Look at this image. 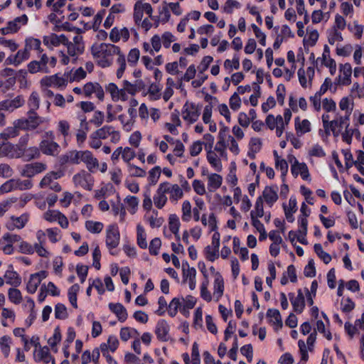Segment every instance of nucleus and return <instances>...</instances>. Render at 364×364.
Wrapping results in <instances>:
<instances>
[{"instance_id": "1", "label": "nucleus", "mask_w": 364, "mask_h": 364, "mask_svg": "<svg viewBox=\"0 0 364 364\" xmlns=\"http://www.w3.org/2000/svg\"><path fill=\"white\" fill-rule=\"evenodd\" d=\"M58 162L61 166H65V164H79L83 162L90 171H93L94 169L99 166L98 160L88 150L68 151L58 158Z\"/></svg>"}, {"instance_id": "2", "label": "nucleus", "mask_w": 364, "mask_h": 364, "mask_svg": "<svg viewBox=\"0 0 364 364\" xmlns=\"http://www.w3.org/2000/svg\"><path fill=\"white\" fill-rule=\"evenodd\" d=\"M121 48L111 43H96L91 48L92 55L97 64L102 68L110 67L114 62V56L119 54Z\"/></svg>"}, {"instance_id": "3", "label": "nucleus", "mask_w": 364, "mask_h": 364, "mask_svg": "<svg viewBox=\"0 0 364 364\" xmlns=\"http://www.w3.org/2000/svg\"><path fill=\"white\" fill-rule=\"evenodd\" d=\"M28 117L16 120V124L22 130H33L40 124L48 123L49 119L40 117L36 112L28 111Z\"/></svg>"}, {"instance_id": "4", "label": "nucleus", "mask_w": 364, "mask_h": 364, "mask_svg": "<svg viewBox=\"0 0 364 364\" xmlns=\"http://www.w3.org/2000/svg\"><path fill=\"white\" fill-rule=\"evenodd\" d=\"M315 66L317 70L322 67L328 68L331 75H333L336 72V63L331 56V50L328 45H324L321 56L315 60Z\"/></svg>"}, {"instance_id": "5", "label": "nucleus", "mask_w": 364, "mask_h": 364, "mask_svg": "<svg viewBox=\"0 0 364 364\" xmlns=\"http://www.w3.org/2000/svg\"><path fill=\"white\" fill-rule=\"evenodd\" d=\"M200 107L193 102H186L181 109V117L190 125L196 123L200 115Z\"/></svg>"}, {"instance_id": "6", "label": "nucleus", "mask_w": 364, "mask_h": 364, "mask_svg": "<svg viewBox=\"0 0 364 364\" xmlns=\"http://www.w3.org/2000/svg\"><path fill=\"white\" fill-rule=\"evenodd\" d=\"M287 160L291 165V172L294 177L300 176L303 181L310 180V174L307 165L299 160L292 154L287 156Z\"/></svg>"}, {"instance_id": "7", "label": "nucleus", "mask_w": 364, "mask_h": 364, "mask_svg": "<svg viewBox=\"0 0 364 364\" xmlns=\"http://www.w3.org/2000/svg\"><path fill=\"white\" fill-rule=\"evenodd\" d=\"M223 151L222 153L216 150V145L214 149L207 150V160L210 165L216 171H220L223 168L222 161H228V153L225 151V146H223Z\"/></svg>"}, {"instance_id": "8", "label": "nucleus", "mask_w": 364, "mask_h": 364, "mask_svg": "<svg viewBox=\"0 0 364 364\" xmlns=\"http://www.w3.org/2000/svg\"><path fill=\"white\" fill-rule=\"evenodd\" d=\"M21 149L18 146L11 143L0 135V158L19 159L21 158Z\"/></svg>"}, {"instance_id": "9", "label": "nucleus", "mask_w": 364, "mask_h": 364, "mask_svg": "<svg viewBox=\"0 0 364 364\" xmlns=\"http://www.w3.org/2000/svg\"><path fill=\"white\" fill-rule=\"evenodd\" d=\"M69 82L65 72L63 75L55 74L49 76H45L41 80L42 87H54L59 90H64Z\"/></svg>"}, {"instance_id": "10", "label": "nucleus", "mask_w": 364, "mask_h": 364, "mask_svg": "<svg viewBox=\"0 0 364 364\" xmlns=\"http://www.w3.org/2000/svg\"><path fill=\"white\" fill-rule=\"evenodd\" d=\"M95 132V135L102 140L109 138L110 141L113 144L119 143L121 139L120 132L111 125H104Z\"/></svg>"}, {"instance_id": "11", "label": "nucleus", "mask_w": 364, "mask_h": 364, "mask_svg": "<svg viewBox=\"0 0 364 364\" xmlns=\"http://www.w3.org/2000/svg\"><path fill=\"white\" fill-rule=\"evenodd\" d=\"M28 21V16L23 14L9 21L6 23V26L1 28V33L3 35H9L17 33L22 26L27 24Z\"/></svg>"}, {"instance_id": "12", "label": "nucleus", "mask_w": 364, "mask_h": 364, "mask_svg": "<svg viewBox=\"0 0 364 364\" xmlns=\"http://www.w3.org/2000/svg\"><path fill=\"white\" fill-rule=\"evenodd\" d=\"M349 121L350 118L348 117V116L341 115L337 113L335 118L331 121L328 127V136L331 135V132L334 136H338L341 134L343 128L350 124Z\"/></svg>"}, {"instance_id": "13", "label": "nucleus", "mask_w": 364, "mask_h": 364, "mask_svg": "<svg viewBox=\"0 0 364 364\" xmlns=\"http://www.w3.org/2000/svg\"><path fill=\"white\" fill-rule=\"evenodd\" d=\"M340 74L336 78L334 85L347 86L351 83L352 66L350 63H346L340 65ZM335 87L334 90H336Z\"/></svg>"}, {"instance_id": "14", "label": "nucleus", "mask_w": 364, "mask_h": 364, "mask_svg": "<svg viewBox=\"0 0 364 364\" xmlns=\"http://www.w3.org/2000/svg\"><path fill=\"white\" fill-rule=\"evenodd\" d=\"M144 13L147 14L151 19H154L152 16L153 9L150 4L137 1L134 6V19L136 24H139L143 18Z\"/></svg>"}, {"instance_id": "15", "label": "nucleus", "mask_w": 364, "mask_h": 364, "mask_svg": "<svg viewBox=\"0 0 364 364\" xmlns=\"http://www.w3.org/2000/svg\"><path fill=\"white\" fill-rule=\"evenodd\" d=\"M46 169V165L43 163L36 162L26 164L21 170L20 173L26 178H32Z\"/></svg>"}, {"instance_id": "16", "label": "nucleus", "mask_w": 364, "mask_h": 364, "mask_svg": "<svg viewBox=\"0 0 364 364\" xmlns=\"http://www.w3.org/2000/svg\"><path fill=\"white\" fill-rule=\"evenodd\" d=\"M105 90L110 95L113 102H126L129 100L127 95H125L123 87L119 88L115 83L110 82L105 86Z\"/></svg>"}, {"instance_id": "17", "label": "nucleus", "mask_w": 364, "mask_h": 364, "mask_svg": "<svg viewBox=\"0 0 364 364\" xmlns=\"http://www.w3.org/2000/svg\"><path fill=\"white\" fill-rule=\"evenodd\" d=\"M119 232L115 225H109L107 230L106 245L109 249L116 248L119 243Z\"/></svg>"}, {"instance_id": "18", "label": "nucleus", "mask_w": 364, "mask_h": 364, "mask_svg": "<svg viewBox=\"0 0 364 364\" xmlns=\"http://www.w3.org/2000/svg\"><path fill=\"white\" fill-rule=\"evenodd\" d=\"M25 103V100L21 95H18L14 99L3 100L0 102V110L13 112L21 107Z\"/></svg>"}, {"instance_id": "19", "label": "nucleus", "mask_w": 364, "mask_h": 364, "mask_svg": "<svg viewBox=\"0 0 364 364\" xmlns=\"http://www.w3.org/2000/svg\"><path fill=\"white\" fill-rule=\"evenodd\" d=\"M315 70L314 67H309L306 70L301 68L298 70V77L300 85L304 87H309L311 85L314 77Z\"/></svg>"}, {"instance_id": "20", "label": "nucleus", "mask_w": 364, "mask_h": 364, "mask_svg": "<svg viewBox=\"0 0 364 364\" xmlns=\"http://www.w3.org/2000/svg\"><path fill=\"white\" fill-rule=\"evenodd\" d=\"M143 50L148 53L151 55H154L155 53L160 51L161 48V37L156 34L154 35L149 42H144L142 43Z\"/></svg>"}, {"instance_id": "21", "label": "nucleus", "mask_w": 364, "mask_h": 364, "mask_svg": "<svg viewBox=\"0 0 364 364\" xmlns=\"http://www.w3.org/2000/svg\"><path fill=\"white\" fill-rule=\"evenodd\" d=\"M83 93L86 97H90L92 94H95L100 101H102L105 97L104 90L97 82L86 83L83 87Z\"/></svg>"}, {"instance_id": "22", "label": "nucleus", "mask_w": 364, "mask_h": 364, "mask_svg": "<svg viewBox=\"0 0 364 364\" xmlns=\"http://www.w3.org/2000/svg\"><path fill=\"white\" fill-rule=\"evenodd\" d=\"M43 42L48 48L53 49L54 47L63 45L65 42H67V37L64 34L50 33L43 36Z\"/></svg>"}, {"instance_id": "23", "label": "nucleus", "mask_w": 364, "mask_h": 364, "mask_svg": "<svg viewBox=\"0 0 364 364\" xmlns=\"http://www.w3.org/2000/svg\"><path fill=\"white\" fill-rule=\"evenodd\" d=\"M183 277L186 280L188 279L189 288L193 290L196 286V270L194 267H190L188 262L182 263Z\"/></svg>"}, {"instance_id": "24", "label": "nucleus", "mask_w": 364, "mask_h": 364, "mask_svg": "<svg viewBox=\"0 0 364 364\" xmlns=\"http://www.w3.org/2000/svg\"><path fill=\"white\" fill-rule=\"evenodd\" d=\"M40 149L46 155L57 156L60 152V146L53 140L45 139L40 143Z\"/></svg>"}, {"instance_id": "25", "label": "nucleus", "mask_w": 364, "mask_h": 364, "mask_svg": "<svg viewBox=\"0 0 364 364\" xmlns=\"http://www.w3.org/2000/svg\"><path fill=\"white\" fill-rule=\"evenodd\" d=\"M30 58V53L26 48L17 51L15 55H11L6 59L7 65L18 66Z\"/></svg>"}, {"instance_id": "26", "label": "nucleus", "mask_w": 364, "mask_h": 364, "mask_svg": "<svg viewBox=\"0 0 364 364\" xmlns=\"http://www.w3.org/2000/svg\"><path fill=\"white\" fill-rule=\"evenodd\" d=\"M36 238H37L38 242H36L34 244V248H35L36 252L40 257H48L50 253L44 247V243L46 242L45 232L41 230H38L36 232Z\"/></svg>"}, {"instance_id": "27", "label": "nucleus", "mask_w": 364, "mask_h": 364, "mask_svg": "<svg viewBox=\"0 0 364 364\" xmlns=\"http://www.w3.org/2000/svg\"><path fill=\"white\" fill-rule=\"evenodd\" d=\"M166 184L167 183H161L156 193L154 196V205L158 208H163L167 201L166 193L169 191V187H167Z\"/></svg>"}, {"instance_id": "28", "label": "nucleus", "mask_w": 364, "mask_h": 364, "mask_svg": "<svg viewBox=\"0 0 364 364\" xmlns=\"http://www.w3.org/2000/svg\"><path fill=\"white\" fill-rule=\"evenodd\" d=\"M169 326L168 323L164 320H159L156 326L155 333L157 338L161 341H167L169 339Z\"/></svg>"}, {"instance_id": "29", "label": "nucleus", "mask_w": 364, "mask_h": 364, "mask_svg": "<svg viewBox=\"0 0 364 364\" xmlns=\"http://www.w3.org/2000/svg\"><path fill=\"white\" fill-rule=\"evenodd\" d=\"M129 38V32L127 28H113L109 33V40L113 43H117L119 41L126 42Z\"/></svg>"}, {"instance_id": "30", "label": "nucleus", "mask_w": 364, "mask_h": 364, "mask_svg": "<svg viewBox=\"0 0 364 364\" xmlns=\"http://www.w3.org/2000/svg\"><path fill=\"white\" fill-rule=\"evenodd\" d=\"M65 172L66 170L65 167L59 164L53 171L47 173L41 182H52L53 181L60 180L65 176Z\"/></svg>"}, {"instance_id": "31", "label": "nucleus", "mask_w": 364, "mask_h": 364, "mask_svg": "<svg viewBox=\"0 0 364 364\" xmlns=\"http://www.w3.org/2000/svg\"><path fill=\"white\" fill-rule=\"evenodd\" d=\"M295 131L299 136L304 135L311 131V124L306 119H301L299 117L294 119Z\"/></svg>"}, {"instance_id": "32", "label": "nucleus", "mask_w": 364, "mask_h": 364, "mask_svg": "<svg viewBox=\"0 0 364 364\" xmlns=\"http://www.w3.org/2000/svg\"><path fill=\"white\" fill-rule=\"evenodd\" d=\"M278 188L277 186H266L262 193L265 202L272 206L278 200Z\"/></svg>"}, {"instance_id": "33", "label": "nucleus", "mask_w": 364, "mask_h": 364, "mask_svg": "<svg viewBox=\"0 0 364 364\" xmlns=\"http://www.w3.org/2000/svg\"><path fill=\"white\" fill-rule=\"evenodd\" d=\"M4 278L6 283L14 287H18L21 283V279L18 274L13 270V266L10 265L9 269L5 272Z\"/></svg>"}, {"instance_id": "34", "label": "nucleus", "mask_w": 364, "mask_h": 364, "mask_svg": "<svg viewBox=\"0 0 364 364\" xmlns=\"http://www.w3.org/2000/svg\"><path fill=\"white\" fill-rule=\"evenodd\" d=\"M339 109L344 112V115L350 118L354 107L353 100L349 97H342L338 102Z\"/></svg>"}, {"instance_id": "35", "label": "nucleus", "mask_w": 364, "mask_h": 364, "mask_svg": "<svg viewBox=\"0 0 364 364\" xmlns=\"http://www.w3.org/2000/svg\"><path fill=\"white\" fill-rule=\"evenodd\" d=\"M326 38L330 45L338 44L343 41L341 31L330 27L326 31Z\"/></svg>"}, {"instance_id": "36", "label": "nucleus", "mask_w": 364, "mask_h": 364, "mask_svg": "<svg viewBox=\"0 0 364 364\" xmlns=\"http://www.w3.org/2000/svg\"><path fill=\"white\" fill-rule=\"evenodd\" d=\"M109 309L117 316L120 322H124L127 318V310L120 303H110L109 304Z\"/></svg>"}, {"instance_id": "37", "label": "nucleus", "mask_w": 364, "mask_h": 364, "mask_svg": "<svg viewBox=\"0 0 364 364\" xmlns=\"http://www.w3.org/2000/svg\"><path fill=\"white\" fill-rule=\"evenodd\" d=\"M318 37L319 34L316 29L308 28L306 30V36L304 38V46L309 47L314 46L318 41Z\"/></svg>"}, {"instance_id": "38", "label": "nucleus", "mask_w": 364, "mask_h": 364, "mask_svg": "<svg viewBox=\"0 0 364 364\" xmlns=\"http://www.w3.org/2000/svg\"><path fill=\"white\" fill-rule=\"evenodd\" d=\"M273 155L275 162V168L277 170L281 171L282 176H284L288 172V163L281 157L277 151H273Z\"/></svg>"}, {"instance_id": "39", "label": "nucleus", "mask_w": 364, "mask_h": 364, "mask_svg": "<svg viewBox=\"0 0 364 364\" xmlns=\"http://www.w3.org/2000/svg\"><path fill=\"white\" fill-rule=\"evenodd\" d=\"M181 126V121L177 114L171 115V122H166L164 127L173 135H178V127Z\"/></svg>"}, {"instance_id": "40", "label": "nucleus", "mask_w": 364, "mask_h": 364, "mask_svg": "<svg viewBox=\"0 0 364 364\" xmlns=\"http://www.w3.org/2000/svg\"><path fill=\"white\" fill-rule=\"evenodd\" d=\"M122 106L120 105H112L111 104H108L106 107V122L110 123L114 121L117 119V114L122 112Z\"/></svg>"}, {"instance_id": "41", "label": "nucleus", "mask_w": 364, "mask_h": 364, "mask_svg": "<svg viewBox=\"0 0 364 364\" xmlns=\"http://www.w3.org/2000/svg\"><path fill=\"white\" fill-rule=\"evenodd\" d=\"M32 183H2L0 187V194L9 193L12 190L19 189H28L31 188Z\"/></svg>"}, {"instance_id": "42", "label": "nucleus", "mask_w": 364, "mask_h": 364, "mask_svg": "<svg viewBox=\"0 0 364 364\" xmlns=\"http://www.w3.org/2000/svg\"><path fill=\"white\" fill-rule=\"evenodd\" d=\"M63 46H66L67 53L73 58V60H77V57L80 55H81L84 51L83 48H81L80 47H78L75 44H71V41H69L68 38L67 42H65L63 43Z\"/></svg>"}, {"instance_id": "43", "label": "nucleus", "mask_w": 364, "mask_h": 364, "mask_svg": "<svg viewBox=\"0 0 364 364\" xmlns=\"http://www.w3.org/2000/svg\"><path fill=\"white\" fill-rule=\"evenodd\" d=\"M262 146V141L260 138H251L249 142L248 156L250 157H255V154L261 150Z\"/></svg>"}, {"instance_id": "44", "label": "nucleus", "mask_w": 364, "mask_h": 364, "mask_svg": "<svg viewBox=\"0 0 364 364\" xmlns=\"http://www.w3.org/2000/svg\"><path fill=\"white\" fill-rule=\"evenodd\" d=\"M329 18V12H323L321 9L314 10L311 14V21L314 24L326 23Z\"/></svg>"}, {"instance_id": "45", "label": "nucleus", "mask_w": 364, "mask_h": 364, "mask_svg": "<svg viewBox=\"0 0 364 364\" xmlns=\"http://www.w3.org/2000/svg\"><path fill=\"white\" fill-rule=\"evenodd\" d=\"M117 64L118 65V68L116 72V75L118 79H120L126 68H127V62L125 55L122 53V50L119 51V54L117 55Z\"/></svg>"}, {"instance_id": "46", "label": "nucleus", "mask_w": 364, "mask_h": 364, "mask_svg": "<svg viewBox=\"0 0 364 364\" xmlns=\"http://www.w3.org/2000/svg\"><path fill=\"white\" fill-rule=\"evenodd\" d=\"M224 291V281L222 275L220 273L215 274V278L214 280V295L217 299H220Z\"/></svg>"}, {"instance_id": "47", "label": "nucleus", "mask_w": 364, "mask_h": 364, "mask_svg": "<svg viewBox=\"0 0 364 364\" xmlns=\"http://www.w3.org/2000/svg\"><path fill=\"white\" fill-rule=\"evenodd\" d=\"M289 297L295 312L301 314L305 307V299H299L294 296V293H289Z\"/></svg>"}, {"instance_id": "48", "label": "nucleus", "mask_w": 364, "mask_h": 364, "mask_svg": "<svg viewBox=\"0 0 364 364\" xmlns=\"http://www.w3.org/2000/svg\"><path fill=\"white\" fill-rule=\"evenodd\" d=\"M24 48L29 53L32 50H37L39 53L42 51L41 41L33 37L26 38Z\"/></svg>"}, {"instance_id": "49", "label": "nucleus", "mask_w": 364, "mask_h": 364, "mask_svg": "<svg viewBox=\"0 0 364 364\" xmlns=\"http://www.w3.org/2000/svg\"><path fill=\"white\" fill-rule=\"evenodd\" d=\"M201 223L204 226L208 225L210 231L218 230V221L214 213H211L207 219L206 215L203 214L201 217Z\"/></svg>"}, {"instance_id": "50", "label": "nucleus", "mask_w": 364, "mask_h": 364, "mask_svg": "<svg viewBox=\"0 0 364 364\" xmlns=\"http://www.w3.org/2000/svg\"><path fill=\"white\" fill-rule=\"evenodd\" d=\"M228 128L227 127H223L220 129L218 134V140L216 142V150L219 152L223 151V146L225 145L226 141H228V137L230 135L228 134Z\"/></svg>"}, {"instance_id": "51", "label": "nucleus", "mask_w": 364, "mask_h": 364, "mask_svg": "<svg viewBox=\"0 0 364 364\" xmlns=\"http://www.w3.org/2000/svg\"><path fill=\"white\" fill-rule=\"evenodd\" d=\"M65 75L68 77L69 82H72L85 78L86 73L82 68H79L74 72L73 70L65 71Z\"/></svg>"}, {"instance_id": "52", "label": "nucleus", "mask_w": 364, "mask_h": 364, "mask_svg": "<svg viewBox=\"0 0 364 364\" xmlns=\"http://www.w3.org/2000/svg\"><path fill=\"white\" fill-rule=\"evenodd\" d=\"M36 356L38 361H43L45 363H48L52 360V364H55V360L51 356L49 352V348L47 346L40 348Z\"/></svg>"}, {"instance_id": "53", "label": "nucleus", "mask_w": 364, "mask_h": 364, "mask_svg": "<svg viewBox=\"0 0 364 364\" xmlns=\"http://www.w3.org/2000/svg\"><path fill=\"white\" fill-rule=\"evenodd\" d=\"M122 87L124 91L125 95H135L139 91V87L137 82L132 83L128 80H123L122 82Z\"/></svg>"}, {"instance_id": "54", "label": "nucleus", "mask_w": 364, "mask_h": 364, "mask_svg": "<svg viewBox=\"0 0 364 364\" xmlns=\"http://www.w3.org/2000/svg\"><path fill=\"white\" fill-rule=\"evenodd\" d=\"M19 129H21L16 126L15 120L14 122L13 126L6 128L1 133H0V135H1L2 138H6V139L9 140L17 136L19 134Z\"/></svg>"}, {"instance_id": "55", "label": "nucleus", "mask_w": 364, "mask_h": 364, "mask_svg": "<svg viewBox=\"0 0 364 364\" xmlns=\"http://www.w3.org/2000/svg\"><path fill=\"white\" fill-rule=\"evenodd\" d=\"M145 95L148 96V98L150 100H157L160 99L161 96V88L158 85L152 83L149 85L147 92Z\"/></svg>"}, {"instance_id": "56", "label": "nucleus", "mask_w": 364, "mask_h": 364, "mask_svg": "<svg viewBox=\"0 0 364 364\" xmlns=\"http://www.w3.org/2000/svg\"><path fill=\"white\" fill-rule=\"evenodd\" d=\"M40 106V96L36 91H33L30 95L28 100V111L36 112Z\"/></svg>"}, {"instance_id": "57", "label": "nucleus", "mask_w": 364, "mask_h": 364, "mask_svg": "<svg viewBox=\"0 0 364 364\" xmlns=\"http://www.w3.org/2000/svg\"><path fill=\"white\" fill-rule=\"evenodd\" d=\"M289 205V208H287L286 205H284V213L287 221L289 223H293L294 220L293 213H295L297 210L296 200L290 198Z\"/></svg>"}, {"instance_id": "58", "label": "nucleus", "mask_w": 364, "mask_h": 364, "mask_svg": "<svg viewBox=\"0 0 364 364\" xmlns=\"http://www.w3.org/2000/svg\"><path fill=\"white\" fill-rule=\"evenodd\" d=\"M348 29L355 38L360 39L363 33L364 26L359 24L357 21H355L353 23L348 25Z\"/></svg>"}, {"instance_id": "59", "label": "nucleus", "mask_w": 364, "mask_h": 364, "mask_svg": "<svg viewBox=\"0 0 364 364\" xmlns=\"http://www.w3.org/2000/svg\"><path fill=\"white\" fill-rule=\"evenodd\" d=\"M251 219L262 218L264 215L263 200L262 197H259L255 205V209L250 213Z\"/></svg>"}, {"instance_id": "60", "label": "nucleus", "mask_w": 364, "mask_h": 364, "mask_svg": "<svg viewBox=\"0 0 364 364\" xmlns=\"http://www.w3.org/2000/svg\"><path fill=\"white\" fill-rule=\"evenodd\" d=\"M341 15L346 17L353 18L354 15V7L350 1H342L340 4Z\"/></svg>"}, {"instance_id": "61", "label": "nucleus", "mask_w": 364, "mask_h": 364, "mask_svg": "<svg viewBox=\"0 0 364 364\" xmlns=\"http://www.w3.org/2000/svg\"><path fill=\"white\" fill-rule=\"evenodd\" d=\"M320 94L316 92L314 95L309 97L311 107L314 112H318L321 110L322 100Z\"/></svg>"}, {"instance_id": "62", "label": "nucleus", "mask_w": 364, "mask_h": 364, "mask_svg": "<svg viewBox=\"0 0 364 364\" xmlns=\"http://www.w3.org/2000/svg\"><path fill=\"white\" fill-rule=\"evenodd\" d=\"M40 156V150L38 147L31 146L28 149L25 148V151L22 157L25 161H31L34 159H38Z\"/></svg>"}, {"instance_id": "63", "label": "nucleus", "mask_w": 364, "mask_h": 364, "mask_svg": "<svg viewBox=\"0 0 364 364\" xmlns=\"http://www.w3.org/2000/svg\"><path fill=\"white\" fill-rule=\"evenodd\" d=\"M121 152L122 160L127 164H129L136 156V151L130 146H122Z\"/></svg>"}, {"instance_id": "64", "label": "nucleus", "mask_w": 364, "mask_h": 364, "mask_svg": "<svg viewBox=\"0 0 364 364\" xmlns=\"http://www.w3.org/2000/svg\"><path fill=\"white\" fill-rule=\"evenodd\" d=\"M182 303L179 298H173L168 305V313L171 317H174L178 312V309L181 307Z\"/></svg>"}]
</instances>
